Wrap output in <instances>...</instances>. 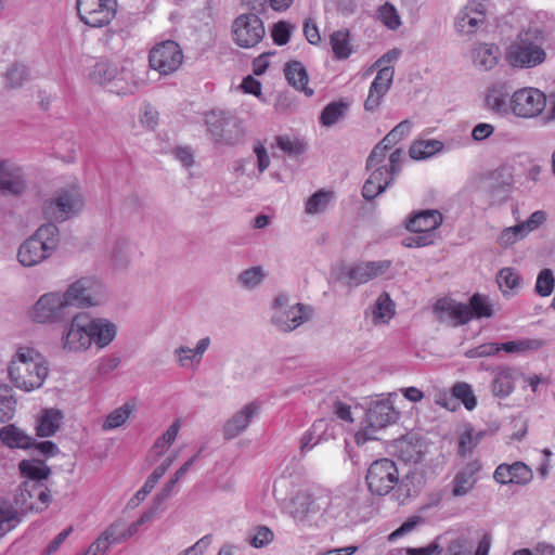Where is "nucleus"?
Instances as JSON below:
<instances>
[{
	"label": "nucleus",
	"mask_w": 555,
	"mask_h": 555,
	"mask_svg": "<svg viewBox=\"0 0 555 555\" xmlns=\"http://www.w3.org/2000/svg\"><path fill=\"white\" fill-rule=\"evenodd\" d=\"M500 55V48L494 43H479L472 52L474 65L486 72L498 65Z\"/></svg>",
	"instance_id": "nucleus-29"
},
{
	"label": "nucleus",
	"mask_w": 555,
	"mask_h": 555,
	"mask_svg": "<svg viewBox=\"0 0 555 555\" xmlns=\"http://www.w3.org/2000/svg\"><path fill=\"white\" fill-rule=\"evenodd\" d=\"M544 341L538 338H522L501 344V350L507 353L525 354L539 350Z\"/></svg>",
	"instance_id": "nucleus-44"
},
{
	"label": "nucleus",
	"mask_w": 555,
	"mask_h": 555,
	"mask_svg": "<svg viewBox=\"0 0 555 555\" xmlns=\"http://www.w3.org/2000/svg\"><path fill=\"white\" fill-rule=\"evenodd\" d=\"M117 10L116 0H77L78 15L90 27H103L111 23Z\"/></svg>",
	"instance_id": "nucleus-17"
},
{
	"label": "nucleus",
	"mask_w": 555,
	"mask_h": 555,
	"mask_svg": "<svg viewBox=\"0 0 555 555\" xmlns=\"http://www.w3.org/2000/svg\"><path fill=\"white\" fill-rule=\"evenodd\" d=\"M508 95L509 92L504 83H495L487 91L486 104L496 113H505L509 107V103L507 104Z\"/></svg>",
	"instance_id": "nucleus-37"
},
{
	"label": "nucleus",
	"mask_w": 555,
	"mask_h": 555,
	"mask_svg": "<svg viewBox=\"0 0 555 555\" xmlns=\"http://www.w3.org/2000/svg\"><path fill=\"white\" fill-rule=\"evenodd\" d=\"M273 307L272 323L279 331L285 333L296 330L312 315L310 306L302 304L289 305V298L285 294L275 297Z\"/></svg>",
	"instance_id": "nucleus-10"
},
{
	"label": "nucleus",
	"mask_w": 555,
	"mask_h": 555,
	"mask_svg": "<svg viewBox=\"0 0 555 555\" xmlns=\"http://www.w3.org/2000/svg\"><path fill=\"white\" fill-rule=\"evenodd\" d=\"M327 506V500L312 493L300 491L291 500L289 515L300 526H318Z\"/></svg>",
	"instance_id": "nucleus-9"
},
{
	"label": "nucleus",
	"mask_w": 555,
	"mask_h": 555,
	"mask_svg": "<svg viewBox=\"0 0 555 555\" xmlns=\"http://www.w3.org/2000/svg\"><path fill=\"white\" fill-rule=\"evenodd\" d=\"M334 198V193L326 190H319L312 194L306 202L305 212L317 215L326 210Z\"/></svg>",
	"instance_id": "nucleus-45"
},
{
	"label": "nucleus",
	"mask_w": 555,
	"mask_h": 555,
	"mask_svg": "<svg viewBox=\"0 0 555 555\" xmlns=\"http://www.w3.org/2000/svg\"><path fill=\"white\" fill-rule=\"evenodd\" d=\"M8 374L17 389L30 392L42 387L49 374V363L37 349L20 346L10 360Z\"/></svg>",
	"instance_id": "nucleus-2"
},
{
	"label": "nucleus",
	"mask_w": 555,
	"mask_h": 555,
	"mask_svg": "<svg viewBox=\"0 0 555 555\" xmlns=\"http://www.w3.org/2000/svg\"><path fill=\"white\" fill-rule=\"evenodd\" d=\"M117 69L118 67L114 63L107 60H100L92 66L89 78L95 83L109 88Z\"/></svg>",
	"instance_id": "nucleus-40"
},
{
	"label": "nucleus",
	"mask_w": 555,
	"mask_h": 555,
	"mask_svg": "<svg viewBox=\"0 0 555 555\" xmlns=\"http://www.w3.org/2000/svg\"><path fill=\"white\" fill-rule=\"evenodd\" d=\"M26 188L21 170L5 162L0 163V191L3 194L17 195Z\"/></svg>",
	"instance_id": "nucleus-27"
},
{
	"label": "nucleus",
	"mask_w": 555,
	"mask_h": 555,
	"mask_svg": "<svg viewBox=\"0 0 555 555\" xmlns=\"http://www.w3.org/2000/svg\"><path fill=\"white\" fill-rule=\"evenodd\" d=\"M63 420V414L56 409H46L38 418L36 426L37 435L39 437L53 436L60 428Z\"/></svg>",
	"instance_id": "nucleus-35"
},
{
	"label": "nucleus",
	"mask_w": 555,
	"mask_h": 555,
	"mask_svg": "<svg viewBox=\"0 0 555 555\" xmlns=\"http://www.w3.org/2000/svg\"><path fill=\"white\" fill-rule=\"evenodd\" d=\"M210 343L209 337H204L197 341L195 348L180 346L173 351L175 359L181 367H189L191 362L198 364L202 361L203 354L209 348Z\"/></svg>",
	"instance_id": "nucleus-30"
},
{
	"label": "nucleus",
	"mask_w": 555,
	"mask_h": 555,
	"mask_svg": "<svg viewBox=\"0 0 555 555\" xmlns=\"http://www.w3.org/2000/svg\"><path fill=\"white\" fill-rule=\"evenodd\" d=\"M87 323L91 345L94 344L99 349H103L115 339L117 326L111 320L88 317Z\"/></svg>",
	"instance_id": "nucleus-24"
},
{
	"label": "nucleus",
	"mask_w": 555,
	"mask_h": 555,
	"mask_svg": "<svg viewBox=\"0 0 555 555\" xmlns=\"http://www.w3.org/2000/svg\"><path fill=\"white\" fill-rule=\"evenodd\" d=\"M20 472L27 480L41 482L51 473L50 467L40 460H23L18 464Z\"/></svg>",
	"instance_id": "nucleus-41"
},
{
	"label": "nucleus",
	"mask_w": 555,
	"mask_h": 555,
	"mask_svg": "<svg viewBox=\"0 0 555 555\" xmlns=\"http://www.w3.org/2000/svg\"><path fill=\"white\" fill-rule=\"evenodd\" d=\"M15 504L22 513L41 511L51 501L49 489L36 480H25L15 495Z\"/></svg>",
	"instance_id": "nucleus-18"
},
{
	"label": "nucleus",
	"mask_w": 555,
	"mask_h": 555,
	"mask_svg": "<svg viewBox=\"0 0 555 555\" xmlns=\"http://www.w3.org/2000/svg\"><path fill=\"white\" fill-rule=\"evenodd\" d=\"M390 260L363 261L354 263L346 271L349 285L358 286L384 275L391 268Z\"/></svg>",
	"instance_id": "nucleus-19"
},
{
	"label": "nucleus",
	"mask_w": 555,
	"mask_h": 555,
	"mask_svg": "<svg viewBox=\"0 0 555 555\" xmlns=\"http://www.w3.org/2000/svg\"><path fill=\"white\" fill-rule=\"evenodd\" d=\"M273 539V531L267 526L259 525L249 530L247 542L255 548H261L270 544Z\"/></svg>",
	"instance_id": "nucleus-52"
},
{
	"label": "nucleus",
	"mask_w": 555,
	"mask_h": 555,
	"mask_svg": "<svg viewBox=\"0 0 555 555\" xmlns=\"http://www.w3.org/2000/svg\"><path fill=\"white\" fill-rule=\"evenodd\" d=\"M330 421L320 418L314 421L311 428L305 431L300 438V450L307 452L318 444L325 435Z\"/></svg>",
	"instance_id": "nucleus-38"
},
{
	"label": "nucleus",
	"mask_w": 555,
	"mask_h": 555,
	"mask_svg": "<svg viewBox=\"0 0 555 555\" xmlns=\"http://www.w3.org/2000/svg\"><path fill=\"white\" fill-rule=\"evenodd\" d=\"M144 85L133 68L122 67L117 69L114 79L111 82L109 91L119 95H129L137 92Z\"/></svg>",
	"instance_id": "nucleus-25"
},
{
	"label": "nucleus",
	"mask_w": 555,
	"mask_h": 555,
	"mask_svg": "<svg viewBox=\"0 0 555 555\" xmlns=\"http://www.w3.org/2000/svg\"><path fill=\"white\" fill-rule=\"evenodd\" d=\"M480 465L469 462L454 475L450 488L454 498H462L470 493L477 485Z\"/></svg>",
	"instance_id": "nucleus-23"
},
{
	"label": "nucleus",
	"mask_w": 555,
	"mask_h": 555,
	"mask_svg": "<svg viewBox=\"0 0 555 555\" xmlns=\"http://www.w3.org/2000/svg\"><path fill=\"white\" fill-rule=\"evenodd\" d=\"M266 29L261 18L254 13L238 15L232 24L233 41L241 48L256 47L264 37Z\"/></svg>",
	"instance_id": "nucleus-15"
},
{
	"label": "nucleus",
	"mask_w": 555,
	"mask_h": 555,
	"mask_svg": "<svg viewBox=\"0 0 555 555\" xmlns=\"http://www.w3.org/2000/svg\"><path fill=\"white\" fill-rule=\"evenodd\" d=\"M546 106V95L533 87L516 90L509 98L511 112L520 118H534L541 115Z\"/></svg>",
	"instance_id": "nucleus-14"
},
{
	"label": "nucleus",
	"mask_w": 555,
	"mask_h": 555,
	"mask_svg": "<svg viewBox=\"0 0 555 555\" xmlns=\"http://www.w3.org/2000/svg\"><path fill=\"white\" fill-rule=\"evenodd\" d=\"M452 397L460 400L468 411L474 410L477 405V398L472 386L467 383H455L452 387Z\"/></svg>",
	"instance_id": "nucleus-51"
},
{
	"label": "nucleus",
	"mask_w": 555,
	"mask_h": 555,
	"mask_svg": "<svg viewBox=\"0 0 555 555\" xmlns=\"http://www.w3.org/2000/svg\"><path fill=\"white\" fill-rule=\"evenodd\" d=\"M87 319L88 314L82 312L76 313L63 327L61 335V346L63 350L66 352L81 353L91 348Z\"/></svg>",
	"instance_id": "nucleus-16"
},
{
	"label": "nucleus",
	"mask_w": 555,
	"mask_h": 555,
	"mask_svg": "<svg viewBox=\"0 0 555 555\" xmlns=\"http://www.w3.org/2000/svg\"><path fill=\"white\" fill-rule=\"evenodd\" d=\"M555 286V278L551 269H543L537 278L535 292L542 297L550 296Z\"/></svg>",
	"instance_id": "nucleus-57"
},
{
	"label": "nucleus",
	"mask_w": 555,
	"mask_h": 555,
	"mask_svg": "<svg viewBox=\"0 0 555 555\" xmlns=\"http://www.w3.org/2000/svg\"><path fill=\"white\" fill-rule=\"evenodd\" d=\"M525 236L526 234L522 231V228L519 224H516L504 229L500 234L498 242L501 246L507 247Z\"/></svg>",
	"instance_id": "nucleus-62"
},
{
	"label": "nucleus",
	"mask_w": 555,
	"mask_h": 555,
	"mask_svg": "<svg viewBox=\"0 0 555 555\" xmlns=\"http://www.w3.org/2000/svg\"><path fill=\"white\" fill-rule=\"evenodd\" d=\"M178 456V453L175 452L170 456H168L160 465H158L153 473L145 480L143 487L134 494L131 499V502L137 500V504L144 500V498L151 493V491L155 488L156 483L159 479L166 474V472L170 468Z\"/></svg>",
	"instance_id": "nucleus-33"
},
{
	"label": "nucleus",
	"mask_w": 555,
	"mask_h": 555,
	"mask_svg": "<svg viewBox=\"0 0 555 555\" xmlns=\"http://www.w3.org/2000/svg\"><path fill=\"white\" fill-rule=\"evenodd\" d=\"M69 309L61 291L47 292L28 309L29 319L40 325H56L69 318Z\"/></svg>",
	"instance_id": "nucleus-8"
},
{
	"label": "nucleus",
	"mask_w": 555,
	"mask_h": 555,
	"mask_svg": "<svg viewBox=\"0 0 555 555\" xmlns=\"http://www.w3.org/2000/svg\"><path fill=\"white\" fill-rule=\"evenodd\" d=\"M135 411V400L125 402L121 406L115 409L106 416L102 424V429L108 431L121 427Z\"/></svg>",
	"instance_id": "nucleus-34"
},
{
	"label": "nucleus",
	"mask_w": 555,
	"mask_h": 555,
	"mask_svg": "<svg viewBox=\"0 0 555 555\" xmlns=\"http://www.w3.org/2000/svg\"><path fill=\"white\" fill-rule=\"evenodd\" d=\"M395 69L392 66H386L378 69L376 77L372 81L369 94L364 101L366 112H376L389 91L393 80Z\"/></svg>",
	"instance_id": "nucleus-21"
},
{
	"label": "nucleus",
	"mask_w": 555,
	"mask_h": 555,
	"mask_svg": "<svg viewBox=\"0 0 555 555\" xmlns=\"http://www.w3.org/2000/svg\"><path fill=\"white\" fill-rule=\"evenodd\" d=\"M434 310L440 313V319H443V315L452 319L454 321V325L466 324L472 320V313L469 312V306L465 304H459L449 299H439L435 306Z\"/></svg>",
	"instance_id": "nucleus-28"
},
{
	"label": "nucleus",
	"mask_w": 555,
	"mask_h": 555,
	"mask_svg": "<svg viewBox=\"0 0 555 555\" xmlns=\"http://www.w3.org/2000/svg\"><path fill=\"white\" fill-rule=\"evenodd\" d=\"M474 547V540L468 535L461 534L449 543L446 555H473Z\"/></svg>",
	"instance_id": "nucleus-53"
},
{
	"label": "nucleus",
	"mask_w": 555,
	"mask_h": 555,
	"mask_svg": "<svg viewBox=\"0 0 555 555\" xmlns=\"http://www.w3.org/2000/svg\"><path fill=\"white\" fill-rule=\"evenodd\" d=\"M486 21V8L478 1L468 2L457 14L455 27L466 35L476 33Z\"/></svg>",
	"instance_id": "nucleus-22"
},
{
	"label": "nucleus",
	"mask_w": 555,
	"mask_h": 555,
	"mask_svg": "<svg viewBox=\"0 0 555 555\" xmlns=\"http://www.w3.org/2000/svg\"><path fill=\"white\" fill-rule=\"evenodd\" d=\"M365 480L372 494L383 496L399 482V472L393 461L379 459L370 465Z\"/></svg>",
	"instance_id": "nucleus-11"
},
{
	"label": "nucleus",
	"mask_w": 555,
	"mask_h": 555,
	"mask_svg": "<svg viewBox=\"0 0 555 555\" xmlns=\"http://www.w3.org/2000/svg\"><path fill=\"white\" fill-rule=\"evenodd\" d=\"M181 47L173 40H165L155 44L149 53V64L162 76L177 72L183 63Z\"/></svg>",
	"instance_id": "nucleus-12"
},
{
	"label": "nucleus",
	"mask_w": 555,
	"mask_h": 555,
	"mask_svg": "<svg viewBox=\"0 0 555 555\" xmlns=\"http://www.w3.org/2000/svg\"><path fill=\"white\" fill-rule=\"evenodd\" d=\"M436 234L414 233L402 240V245L406 248L425 247L435 242Z\"/></svg>",
	"instance_id": "nucleus-64"
},
{
	"label": "nucleus",
	"mask_w": 555,
	"mask_h": 555,
	"mask_svg": "<svg viewBox=\"0 0 555 555\" xmlns=\"http://www.w3.org/2000/svg\"><path fill=\"white\" fill-rule=\"evenodd\" d=\"M498 285L503 294H508L519 286V275L511 268H503L496 276Z\"/></svg>",
	"instance_id": "nucleus-54"
},
{
	"label": "nucleus",
	"mask_w": 555,
	"mask_h": 555,
	"mask_svg": "<svg viewBox=\"0 0 555 555\" xmlns=\"http://www.w3.org/2000/svg\"><path fill=\"white\" fill-rule=\"evenodd\" d=\"M330 44L337 60H346L352 53V44L348 29H338L332 33L330 36Z\"/></svg>",
	"instance_id": "nucleus-39"
},
{
	"label": "nucleus",
	"mask_w": 555,
	"mask_h": 555,
	"mask_svg": "<svg viewBox=\"0 0 555 555\" xmlns=\"http://www.w3.org/2000/svg\"><path fill=\"white\" fill-rule=\"evenodd\" d=\"M263 279L264 273L262 269L260 267H253L241 272L237 281L243 287L254 289L262 283Z\"/></svg>",
	"instance_id": "nucleus-56"
},
{
	"label": "nucleus",
	"mask_w": 555,
	"mask_h": 555,
	"mask_svg": "<svg viewBox=\"0 0 555 555\" xmlns=\"http://www.w3.org/2000/svg\"><path fill=\"white\" fill-rule=\"evenodd\" d=\"M85 207V197L78 185L63 188L47 199L42 212L47 219L63 222L78 216Z\"/></svg>",
	"instance_id": "nucleus-5"
},
{
	"label": "nucleus",
	"mask_w": 555,
	"mask_h": 555,
	"mask_svg": "<svg viewBox=\"0 0 555 555\" xmlns=\"http://www.w3.org/2000/svg\"><path fill=\"white\" fill-rule=\"evenodd\" d=\"M28 79V69L23 64L12 65L5 73L7 86L17 88Z\"/></svg>",
	"instance_id": "nucleus-58"
},
{
	"label": "nucleus",
	"mask_w": 555,
	"mask_h": 555,
	"mask_svg": "<svg viewBox=\"0 0 555 555\" xmlns=\"http://www.w3.org/2000/svg\"><path fill=\"white\" fill-rule=\"evenodd\" d=\"M285 77L291 86L302 91L307 96L313 94V90L308 87V74L304 64L299 61H292L285 65Z\"/></svg>",
	"instance_id": "nucleus-31"
},
{
	"label": "nucleus",
	"mask_w": 555,
	"mask_h": 555,
	"mask_svg": "<svg viewBox=\"0 0 555 555\" xmlns=\"http://www.w3.org/2000/svg\"><path fill=\"white\" fill-rule=\"evenodd\" d=\"M278 146L291 156H298L302 154L306 150V146L298 139H293L287 135H279L276 137Z\"/></svg>",
	"instance_id": "nucleus-59"
},
{
	"label": "nucleus",
	"mask_w": 555,
	"mask_h": 555,
	"mask_svg": "<svg viewBox=\"0 0 555 555\" xmlns=\"http://www.w3.org/2000/svg\"><path fill=\"white\" fill-rule=\"evenodd\" d=\"M204 120L208 133L218 144L233 146L245 137L243 122L228 111H209L205 114Z\"/></svg>",
	"instance_id": "nucleus-6"
},
{
	"label": "nucleus",
	"mask_w": 555,
	"mask_h": 555,
	"mask_svg": "<svg viewBox=\"0 0 555 555\" xmlns=\"http://www.w3.org/2000/svg\"><path fill=\"white\" fill-rule=\"evenodd\" d=\"M545 31L529 25L521 28L504 47V61L513 69H532L541 66L547 59Z\"/></svg>",
	"instance_id": "nucleus-1"
},
{
	"label": "nucleus",
	"mask_w": 555,
	"mask_h": 555,
	"mask_svg": "<svg viewBox=\"0 0 555 555\" xmlns=\"http://www.w3.org/2000/svg\"><path fill=\"white\" fill-rule=\"evenodd\" d=\"M347 109L348 105L346 103L332 102L321 112L320 122L325 127H331L346 115Z\"/></svg>",
	"instance_id": "nucleus-49"
},
{
	"label": "nucleus",
	"mask_w": 555,
	"mask_h": 555,
	"mask_svg": "<svg viewBox=\"0 0 555 555\" xmlns=\"http://www.w3.org/2000/svg\"><path fill=\"white\" fill-rule=\"evenodd\" d=\"M60 243V230L53 222L42 224L18 247L17 260L23 267L40 264L56 250Z\"/></svg>",
	"instance_id": "nucleus-3"
},
{
	"label": "nucleus",
	"mask_w": 555,
	"mask_h": 555,
	"mask_svg": "<svg viewBox=\"0 0 555 555\" xmlns=\"http://www.w3.org/2000/svg\"><path fill=\"white\" fill-rule=\"evenodd\" d=\"M397 417L398 412L390 400L373 402L366 413V426L356 434V442L361 444L367 440L376 439V430L395 423Z\"/></svg>",
	"instance_id": "nucleus-13"
},
{
	"label": "nucleus",
	"mask_w": 555,
	"mask_h": 555,
	"mask_svg": "<svg viewBox=\"0 0 555 555\" xmlns=\"http://www.w3.org/2000/svg\"><path fill=\"white\" fill-rule=\"evenodd\" d=\"M532 479L533 473L524 462L517 461L511 464V478H508V480L512 481V483L526 486L530 483Z\"/></svg>",
	"instance_id": "nucleus-55"
},
{
	"label": "nucleus",
	"mask_w": 555,
	"mask_h": 555,
	"mask_svg": "<svg viewBox=\"0 0 555 555\" xmlns=\"http://www.w3.org/2000/svg\"><path fill=\"white\" fill-rule=\"evenodd\" d=\"M442 223V215L436 209L422 210L413 215L406 223V229L413 233L436 234Z\"/></svg>",
	"instance_id": "nucleus-26"
},
{
	"label": "nucleus",
	"mask_w": 555,
	"mask_h": 555,
	"mask_svg": "<svg viewBox=\"0 0 555 555\" xmlns=\"http://www.w3.org/2000/svg\"><path fill=\"white\" fill-rule=\"evenodd\" d=\"M0 440L11 449H29L34 444V438L15 425H7L2 427L0 429Z\"/></svg>",
	"instance_id": "nucleus-32"
},
{
	"label": "nucleus",
	"mask_w": 555,
	"mask_h": 555,
	"mask_svg": "<svg viewBox=\"0 0 555 555\" xmlns=\"http://www.w3.org/2000/svg\"><path fill=\"white\" fill-rule=\"evenodd\" d=\"M402 158L403 152L401 149L391 151L388 158L380 162L376 159L370 164V156L367 157L366 169L371 173L362 188V196L366 201H372L386 191L395 176L400 171Z\"/></svg>",
	"instance_id": "nucleus-4"
},
{
	"label": "nucleus",
	"mask_w": 555,
	"mask_h": 555,
	"mask_svg": "<svg viewBox=\"0 0 555 555\" xmlns=\"http://www.w3.org/2000/svg\"><path fill=\"white\" fill-rule=\"evenodd\" d=\"M261 404L258 401H251L243 405L235 412L223 425L222 435L225 440H232L244 433L251 421L259 415Z\"/></svg>",
	"instance_id": "nucleus-20"
},
{
	"label": "nucleus",
	"mask_w": 555,
	"mask_h": 555,
	"mask_svg": "<svg viewBox=\"0 0 555 555\" xmlns=\"http://www.w3.org/2000/svg\"><path fill=\"white\" fill-rule=\"evenodd\" d=\"M68 309H87L102 305L106 300L103 284L93 276H82L61 291Z\"/></svg>",
	"instance_id": "nucleus-7"
},
{
	"label": "nucleus",
	"mask_w": 555,
	"mask_h": 555,
	"mask_svg": "<svg viewBox=\"0 0 555 555\" xmlns=\"http://www.w3.org/2000/svg\"><path fill=\"white\" fill-rule=\"evenodd\" d=\"M16 400L12 389L7 385H0V422L5 423L13 418Z\"/></svg>",
	"instance_id": "nucleus-46"
},
{
	"label": "nucleus",
	"mask_w": 555,
	"mask_h": 555,
	"mask_svg": "<svg viewBox=\"0 0 555 555\" xmlns=\"http://www.w3.org/2000/svg\"><path fill=\"white\" fill-rule=\"evenodd\" d=\"M131 247L127 241L117 243L112 251L115 264L125 269L131 263Z\"/></svg>",
	"instance_id": "nucleus-60"
},
{
	"label": "nucleus",
	"mask_w": 555,
	"mask_h": 555,
	"mask_svg": "<svg viewBox=\"0 0 555 555\" xmlns=\"http://www.w3.org/2000/svg\"><path fill=\"white\" fill-rule=\"evenodd\" d=\"M101 535L106 538V542L109 545L126 541L124 534V522L121 520L114 521L101 533Z\"/></svg>",
	"instance_id": "nucleus-61"
},
{
	"label": "nucleus",
	"mask_w": 555,
	"mask_h": 555,
	"mask_svg": "<svg viewBox=\"0 0 555 555\" xmlns=\"http://www.w3.org/2000/svg\"><path fill=\"white\" fill-rule=\"evenodd\" d=\"M242 1L251 11L250 13H254L257 15L266 13L268 8H271L274 11H284L293 2V0H242Z\"/></svg>",
	"instance_id": "nucleus-47"
},
{
	"label": "nucleus",
	"mask_w": 555,
	"mask_h": 555,
	"mask_svg": "<svg viewBox=\"0 0 555 555\" xmlns=\"http://www.w3.org/2000/svg\"><path fill=\"white\" fill-rule=\"evenodd\" d=\"M380 21L390 29H397L400 26V18L393 5L388 3L379 9Z\"/></svg>",
	"instance_id": "nucleus-63"
},
{
	"label": "nucleus",
	"mask_w": 555,
	"mask_h": 555,
	"mask_svg": "<svg viewBox=\"0 0 555 555\" xmlns=\"http://www.w3.org/2000/svg\"><path fill=\"white\" fill-rule=\"evenodd\" d=\"M514 371L512 369H499L491 384L493 396L500 399L507 398L514 391Z\"/></svg>",
	"instance_id": "nucleus-36"
},
{
	"label": "nucleus",
	"mask_w": 555,
	"mask_h": 555,
	"mask_svg": "<svg viewBox=\"0 0 555 555\" xmlns=\"http://www.w3.org/2000/svg\"><path fill=\"white\" fill-rule=\"evenodd\" d=\"M469 312L473 319L491 318L493 315V307L487 296L475 294L469 299Z\"/></svg>",
	"instance_id": "nucleus-48"
},
{
	"label": "nucleus",
	"mask_w": 555,
	"mask_h": 555,
	"mask_svg": "<svg viewBox=\"0 0 555 555\" xmlns=\"http://www.w3.org/2000/svg\"><path fill=\"white\" fill-rule=\"evenodd\" d=\"M442 149H443V143L441 141L421 140V141L414 142L411 145V147L409 150V154H410L411 158L421 160V159H425V158H428V157L435 155L436 153L442 151Z\"/></svg>",
	"instance_id": "nucleus-43"
},
{
	"label": "nucleus",
	"mask_w": 555,
	"mask_h": 555,
	"mask_svg": "<svg viewBox=\"0 0 555 555\" xmlns=\"http://www.w3.org/2000/svg\"><path fill=\"white\" fill-rule=\"evenodd\" d=\"M395 314V304L387 293H382L373 308L374 324L387 323Z\"/></svg>",
	"instance_id": "nucleus-42"
},
{
	"label": "nucleus",
	"mask_w": 555,
	"mask_h": 555,
	"mask_svg": "<svg viewBox=\"0 0 555 555\" xmlns=\"http://www.w3.org/2000/svg\"><path fill=\"white\" fill-rule=\"evenodd\" d=\"M18 521L16 509L10 503L0 501V538L14 529Z\"/></svg>",
	"instance_id": "nucleus-50"
}]
</instances>
